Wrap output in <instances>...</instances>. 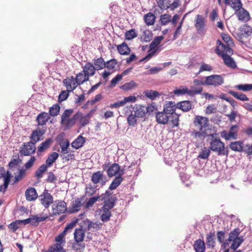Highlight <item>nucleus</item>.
Listing matches in <instances>:
<instances>
[{
    "instance_id": "9d476101",
    "label": "nucleus",
    "mask_w": 252,
    "mask_h": 252,
    "mask_svg": "<svg viewBox=\"0 0 252 252\" xmlns=\"http://www.w3.org/2000/svg\"><path fill=\"white\" fill-rule=\"evenodd\" d=\"M52 208L53 214L55 215L64 213L67 210L66 204L63 200H57L55 201Z\"/></svg>"
},
{
    "instance_id": "052dcab7",
    "label": "nucleus",
    "mask_w": 252,
    "mask_h": 252,
    "mask_svg": "<svg viewBox=\"0 0 252 252\" xmlns=\"http://www.w3.org/2000/svg\"><path fill=\"white\" fill-rule=\"evenodd\" d=\"M137 117L132 111L127 118V123L129 126H134L137 123Z\"/></svg>"
},
{
    "instance_id": "1a4fd4ad",
    "label": "nucleus",
    "mask_w": 252,
    "mask_h": 252,
    "mask_svg": "<svg viewBox=\"0 0 252 252\" xmlns=\"http://www.w3.org/2000/svg\"><path fill=\"white\" fill-rule=\"evenodd\" d=\"M35 145L30 141L24 143L20 148V153L21 156H30L35 153Z\"/></svg>"
},
{
    "instance_id": "39448f33",
    "label": "nucleus",
    "mask_w": 252,
    "mask_h": 252,
    "mask_svg": "<svg viewBox=\"0 0 252 252\" xmlns=\"http://www.w3.org/2000/svg\"><path fill=\"white\" fill-rule=\"evenodd\" d=\"M154 106L150 105L148 107L143 105H135L132 108L133 113L138 118L144 117L148 112H152Z\"/></svg>"
},
{
    "instance_id": "58836bf2",
    "label": "nucleus",
    "mask_w": 252,
    "mask_h": 252,
    "mask_svg": "<svg viewBox=\"0 0 252 252\" xmlns=\"http://www.w3.org/2000/svg\"><path fill=\"white\" fill-rule=\"evenodd\" d=\"M117 49L120 54L124 55L129 54L130 51L129 48L125 42H123L122 44L118 45Z\"/></svg>"
},
{
    "instance_id": "4468645a",
    "label": "nucleus",
    "mask_w": 252,
    "mask_h": 252,
    "mask_svg": "<svg viewBox=\"0 0 252 252\" xmlns=\"http://www.w3.org/2000/svg\"><path fill=\"white\" fill-rule=\"evenodd\" d=\"M41 204L46 208H48L53 202V197L46 189L39 196Z\"/></svg>"
},
{
    "instance_id": "aec40b11",
    "label": "nucleus",
    "mask_w": 252,
    "mask_h": 252,
    "mask_svg": "<svg viewBox=\"0 0 252 252\" xmlns=\"http://www.w3.org/2000/svg\"><path fill=\"white\" fill-rule=\"evenodd\" d=\"M1 177L3 179L4 183L0 186V191L4 192L9 184L12 175L9 171H7L5 174H2Z\"/></svg>"
},
{
    "instance_id": "f257e3e1",
    "label": "nucleus",
    "mask_w": 252,
    "mask_h": 252,
    "mask_svg": "<svg viewBox=\"0 0 252 252\" xmlns=\"http://www.w3.org/2000/svg\"><path fill=\"white\" fill-rule=\"evenodd\" d=\"M73 112V109H66L61 115V124L64 130L73 127L76 124L79 114H75L70 117Z\"/></svg>"
},
{
    "instance_id": "774afa93",
    "label": "nucleus",
    "mask_w": 252,
    "mask_h": 252,
    "mask_svg": "<svg viewBox=\"0 0 252 252\" xmlns=\"http://www.w3.org/2000/svg\"><path fill=\"white\" fill-rule=\"evenodd\" d=\"M246 154H247V157L251 158L252 156V144H247L245 146H244L243 151Z\"/></svg>"
},
{
    "instance_id": "338daca9",
    "label": "nucleus",
    "mask_w": 252,
    "mask_h": 252,
    "mask_svg": "<svg viewBox=\"0 0 252 252\" xmlns=\"http://www.w3.org/2000/svg\"><path fill=\"white\" fill-rule=\"evenodd\" d=\"M236 88L240 91L248 92L252 90V84H241L236 86Z\"/></svg>"
},
{
    "instance_id": "79ce46f5",
    "label": "nucleus",
    "mask_w": 252,
    "mask_h": 252,
    "mask_svg": "<svg viewBox=\"0 0 252 252\" xmlns=\"http://www.w3.org/2000/svg\"><path fill=\"white\" fill-rule=\"evenodd\" d=\"M123 181V178H122V176H116L110 184L109 189L113 190L116 189L121 184Z\"/></svg>"
},
{
    "instance_id": "4be33fe9",
    "label": "nucleus",
    "mask_w": 252,
    "mask_h": 252,
    "mask_svg": "<svg viewBox=\"0 0 252 252\" xmlns=\"http://www.w3.org/2000/svg\"><path fill=\"white\" fill-rule=\"evenodd\" d=\"M177 108V104L174 102L169 101L164 105L163 111L171 116Z\"/></svg>"
},
{
    "instance_id": "423d86ee",
    "label": "nucleus",
    "mask_w": 252,
    "mask_h": 252,
    "mask_svg": "<svg viewBox=\"0 0 252 252\" xmlns=\"http://www.w3.org/2000/svg\"><path fill=\"white\" fill-rule=\"evenodd\" d=\"M207 86H213L215 87L221 86L224 83V78L220 75H211L206 77Z\"/></svg>"
},
{
    "instance_id": "9b49d317",
    "label": "nucleus",
    "mask_w": 252,
    "mask_h": 252,
    "mask_svg": "<svg viewBox=\"0 0 252 252\" xmlns=\"http://www.w3.org/2000/svg\"><path fill=\"white\" fill-rule=\"evenodd\" d=\"M91 181L95 185L100 184L101 187H103L107 182V179L103 174V172L98 171L92 174Z\"/></svg>"
},
{
    "instance_id": "2f4dec72",
    "label": "nucleus",
    "mask_w": 252,
    "mask_h": 252,
    "mask_svg": "<svg viewBox=\"0 0 252 252\" xmlns=\"http://www.w3.org/2000/svg\"><path fill=\"white\" fill-rule=\"evenodd\" d=\"M93 63L96 70H100L106 67L105 62L102 57L93 60Z\"/></svg>"
},
{
    "instance_id": "8fccbe9b",
    "label": "nucleus",
    "mask_w": 252,
    "mask_h": 252,
    "mask_svg": "<svg viewBox=\"0 0 252 252\" xmlns=\"http://www.w3.org/2000/svg\"><path fill=\"white\" fill-rule=\"evenodd\" d=\"M103 213L100 216L101 220L103 222H106L110 220L111 216V213L110 211V209H106L102 207Z\"/></svg>"
},
{
    "instance_id": "b1692460",
    "label": "nucleus",
    "mask_w": 252,
    "mask_h": 252,
    "mask_svg": "<svg viewBox=\"0 0 252 252\" xmlns=\"http://www.w3.org/2000/svg\"><path fill=\"white\" fill-rule=\"evenodd\" d=\"M83 68V72L85 73L89 77L93 76L95 73L96 68L90 62L87 63Z\"/></svg>"
},
{
    "instance_id": "7c9ffc66",
    "label": "nucleus",
    "mask_w": 252,
    "mask_h": 252,
    "mask_svg": "<svg viewBox=\"0 0 252 252\" xmlns=\"http://www.w3.org/2000/svg\"><path fill=\"white\" fill-rule=\"evenodd\" d=\"M222 55V59L224 63L228 67L232 68H235L236 67V63L234 60L229 55Z\"/></svg>"
},
{
    "instance_id": "e2e57ef3",
    "label": "nucleus",
    "mask_w": 252,
    "mask_h": 252,
    "mask_svg": "<svg viewBox=\"0 0 252 252\" xmlns=\"http://www.w3.org/2000/svg\"><path fill=\"white\" fill-rule=\"evenodd\" d=\"M243 241V238H237L235 240H232V244H231L230 248L233 251L236 250L241 244V243Z\"/></svg>"
},
{
    "instance_id": "680f3d73",
    "label": "nucleus",
    "mask_w": 252,
    "mask_h": 252,
    "mask_svg": "<svg viewBox=\"0 0 252 252\" xmlns=\"http://www.w3.org/2000/svg\"><path fill=\"white\" fill-rule=\"evenodd\" d=\"M26 170L25 169H20L19 170L18 174L15 177V180L12 183V185L22 180L26 175Z\"/></svg>"
},
{
    "instance_id": "7ed1b4c3",
    "label": "nucleus",
    "mask_w": 252,
    "mask_h": 252,
    "mask_svg": "<svg viewBox=\"0 0 252 252\" xmlns=\"http://www.w3.org/2000/svg\"><path fill=\"white\" fill-rule=\"evenodd\" d=\"M210 149L212 151L217 152L219 155H228V151L225 149L224 143L220 139H213L210 142Z\"/></svg>"
},
{
    "instance_id": "c756f323",
    "label": "nucleus",
    "mask_w": 252,
    "mask_h": 252,
    "mask_svg": "<svg viewBox=\"0 0 252 252\" xmlns=\"http://www.w3.org/2000/svg\"><path fill=\"white\" fill-rule=\"evenodd\" d=\"M230 148L234 151L241 152L243 151V142L237 141L231 142L229 144Z\"/></svg>"
},
{
    "instance_id": "4d7b16f0",
    "label": "nucleus",
    "mask_w": 252,
    "mask_h": 252,
    "mask_svg": "<svg viewBox=\"0 0 252 252\" xmlns=\"http://www.w3.org/2000/svg\"><path fill=\"white\" fill-rule=\"evenodd\" d=\"M48 166L45 164L41 165L36 171L35 176L37 179H40L43 177V174L47 170Z\"/></svg>"
},
{
    "instance_id": "49530a36",
    "label": "nucleus",
    "mask_w": 252,
    "mask_h": 252,
    "mask_svg": "<svg viewBox=\"0 0 252 252\" xmlns=\"http://www.w3.org/2000/svg\"><path fill=\"white\" fill-rule=\"evenodd\" d=\"M144 19L147 25H153L155 22L156 17L152 13L149 12L144 16Z\"/></svg>"
},
{
    "instance_id": "09e8293b",
    "label": "nucleus",
    "mask_w": 252,
    "mask_h": 252,
    "mask_svg": "<svg viewBox=\"0 0 252 252\" xmlns=\"http://www.w3.org/2000/svg\"><path fill=\"white\" fill-rule=\"evenodd\" d=\"M193 83L195 86L199 87L195 92V93H201L203 90L202 86H207L206 84V79L204 81L203 78L194 79Z\"/></svg>"
},
{
    "instance_id": "2eb2a0df",
    "label": "nucleus",
    "mask_w": 252,
    "mask_h": 252,
    "mask_svg": "<svg viewBox=\"0 0 252 252\" xmlns=\"http://www.w3.org/2000/svg\"><path fill=\"white\" fill-rule=\"evenodd\" d=\"M240 233V229L239 228H235L232 231H231L229 235V238L226 240L222 244L221 248L225 249L229 247V243L231 242L232 240H235L237 238H242V237H238Z\"/></svg>"
},
{
    "instance_id": "f3484780",
    "label": "nucleus",
    "mask_w": 252,
    "mask_h": 252,
    "mask_svg": "<svg viewBox=\"0 0 252 252\" xmlns=\"http://www.w3.org/2000/svg\"><path fill=\"white\" fill-rule=\"evenodd\" d=\"M156 121L160 124L165 125L167 124L171 116L165 112H158L156 114Z\"/></svg>"
},
{
    "instance_id": "473e14b6",
    "label": "nucleus",
    "mask_w": 252,
    "mask_h": 252,
    "mask_svg": "<svg viewBox=\"0 0 252 252\" xmlns=\"http://www.w3.org/2000/svg\"><path fill=\"white\" fill-rule=\"evenodd\" d=\"M85 142V138L83 136L79 135L75 140L72 142L71 146L74 149H78L83 146Z\"/></svg>"
},
{
    "instance_id": "f8f14e48",
    "label": "nucleus",
    "mask_w": 252,
    "mask_h": 252,
    "mask_svg": "<svg viewBox=\"0 0 252 252\" xmlns=\"http://www.w3.org/2000/svg\"><path fill=\"white\" fill-rule=\"evenodd\" d=\"M194 26L199 34L201 35L205 34V19L202 16L197 15Z\"/></svg>"
},
{
    "instance_id": "6ab92c4d",
    "label": "nucleus",
    "mask_w": 252,
    "mask_h": 252,
    "mask_svg": "<svg viewBox=\"0 0 252 252\" xmlns=\"http://www.w3.org/2000/svg\"><path fill=\"white\" fill-rule=\"evenodd\" d=\"M46 132V129H36L33 130L30 136V138L32 141V143H34L35 145V143L41 140V137L43 134H45Z\"/></svg>"
},
{
    "instance_id": "c9c22d12",
    "label": "nucleus",
    "mask_w": 252,
    "mask_h": 252,
    "mask_svg": "<svg viewBox=\"0 0 252 252\" xmlns=\"http://www.w3.org/2000/svg\"><path fill=\"white\" fill-rule=\"evenodd\" d=\"M53 140L51 138L46 139V141L41 143L38 147L37 151L41 153L47 150L51 145Z\"/></svg>"
},
{
    "instance_id": "dca6fc26",
    "label": "nucleus",
    "mask_w": 252,
    "mask_h": 252,
    "mask_svg": "<svg viewBox=\"0 0 252 252\" xmlns=\"http://www.w3.org/2000/svg\"><path fill=\"white\" fill-rule=\"evenodd\" d=\"M63 84L65 86L68 92L73 91L78 85L73 76L64 79L63 80Z\"/></svg>"
},
{
    "instance_id": "412c9836",
    "label": "nucleus",
    "mask_w": 252,
    "mask_h": 252,
    "mask_svg": "<svg viewBox=\"0 0 252 252\" xmlns=\"http://www.w3.org/2000/svg\"><path fill=\"white\" fill-rule=\"evenodd\" d=\"M82 199L81 198H76L71 204V207L69 208L68 212L70 214L74 213L79 211L82 206Z\"/></svg>"
},
{
    "instance_id": "f03ea898",
    "label": "nucleus",
    "mask_w": 252,
    "mask_h": 252,
    "mask_svg": "<svg viewBox=\"0 0 252 252\" xmlns=\"http://www.w3.org/2000/svg\"><path fill=\"white\" fill-rule=\"evenodd\" d=\"M103 170H106L107 174L109 178L112 177L116 175L123 176L124 174V170L121 169L119 165L114 163L110 164L109 162L105 163L102 165Z\"/></svg>"
},
{
    "instance_id": "de8ad7c7",
    "label": "nucleus",
    "mask_w": 252,
    "mask_h": 252,
    "mask_svg": "<svg viewBox=\"0 0 252 252\" xmlns=\"http://www.w3.org/2000/svg\"><path fill=\"white\" fill-rule=\"evenodd\" d=\"M215 232H210L208 234L206 237V244L207 246L209 247H214L215 244Z\"/></svg>"
},
{
    "instance_id": "5fc2aeb1",
    "label": "nucleus",
    "mask_w": 252,
    "mask_h": 252,
    "mask_svg": "<svg viewBox=\"0 0 252 252\" xmlns=\"http://www.w3.org/2000/svg\"><path fill=\"white\" fill-rule=\"evenodd\" d=\"M163 36H158L156 37L150 45V48L151 50L155 49L163 39Z\"/></svg>"
},
{
    "instance_id": "6e6552de",
    "label": "nucleus",
    "mask_w": 252,
    "mask_h": 252,
    "mask_svg": "<svg viewBox=\"0 0 252 252\" xmlns=\"http://www.w3.org/2000/svg\"><path fill=\"white\" fill-rule=\"evenodd\" d=\"M238 126L237 125H233L230 127L228 132L226 130H223L220 132L221 137L224 138L226 140H235L237 138L238 136Z\"/></svg>"
},
{
    "instance_id": "864d4df0",
    "label": "nucleus",
    "mask_w": 252,
    "mask_h": 252,
    "mask_svg": "<svg viewBox=\"0 0 252 252\" xmlns=\"http://www.w3.org/2000/svg\"><path fill=\"white\" fill-rule=\"evenodd\" d=\"M85 248V244L83 242H75L72 245V250L75 252H82Z\"/></svg>"
},
{
    "instance_id": "5701e85b",
    "label": "nucleus",
    "mask_w": 252,
    "mask_h": 252,
    "mask_svg": "<svg viewBox=\"0 0 252 252\" xmlns=\"http://www.w3.org/2000/svg\"><path fill=\"white\" fill-rule=\"evenodd\" d=\"M48 218L47 215L45 216H38V215H32L30 217L31 225L34 226H37L39 222L43 221L45 220Z\"/></svg>"
},
{
    "instance_id": "4c0bfd02",
    "label": "nucleus",
    "mask_w": 252,
    "mask_h": 252,
    "mask_svg": "<svg viewBox=\"0 0 252 252\" xmlns=\"http://www.w3.org/2000/svg\"><path fill=\"white\" fill-rule=\"evenodd\" d=\"M228 93L233 96L236 98L239 99L241 101H249V98L245 94H242L240 92H236L233 91H229Z\"/></svg>"
},
{
    "instance_id": "0e129e2a",
    "label": "nucleus",
    "mask_w": 252,
    "mask_h": 252,
    "mask_svg": "<svg viewBox=\"0 0 252 252\" xmlns=\"http://www.w3.org/2000/svg\"><path fill=\"white\" fill-rule=\"evenodd\" d=\"M136 86V84L133 81L126 83L121 87V88L125 91L130 90Z\"/></svg>"
},
{
    "instance_id": "20e7f679",
    "label": "nucleus",
    "mask_w": 252,
    "mask_h": 252,
    "mask_svg": "<svg viewBox=\"0 0 252 252\" xmlns=\"http://www.w3.org/2000/svg\"><path fill=\"white\" fill-rule=\"evenodd\" d=\"M80 226L84 227L85 230L95 231L102 227V224L98 221H94L86 219L80 223Z\"/></svg>"
},
{
    "instance_id": "37998d69",
    "label": "nucleus",
    "mask_w": 252,
    "mask_h": 252,
    "mask_svg": "<svg viewBox=\"0 0 252 252\" xmlns=\"http://www.w3.org/2000/svg\"><path fill=\"white\" fill-rule=\"evenodd\" d=\"M193 247L196 252H204L205 251V243L201 240L195 241Z\"/></svg>"
},
{
    "instance_id": "f704fd0d",
    "label": "nucleus",
    "mask_w": 252,
    "mask_h": 252,
    "mask_svg": "<svg viewBox=\"0 0 252 252\" xmlns=\"http://www.w3.org/2000/svg\"><path fill=\"white\" fill-rule=\"evenodd\" d=\"M76 114H79V116L78 117V118L76 119V122H79L82 126H84L89 123V115L83 116V114L81 112H78Z\"/></svg>"
},
{
    "instance_id": "ddd939ff",
    "label": "nucleus",
    "mask_w": 252,
    "mask_h": 252,
    "mask_svg": "<svg viewBox=\"0 0 252 252\" xmlns=\"http://www.w3.org/2000/svg\"><path fill=\"white\" fill-rule=\"evenodd\" d=\"M217 44L219 45V46L216 50V53L222 57V54L223 55H227V54H228L229 55L232 54L233 51L230 48V45L223 44L220 40H217Z\"/></svg>"
},
{
    "instance_id": "72a5a7b5",
    "label": "nucleus",
    "mask_w": 252,
    "mask_h": 252,
    "mask_svg": "<svg viewBox=\"0 0 252 252\" xmlns=\"http://www.w3.org/2000/svg\"><path fill=\"white\" fill-rule=\"evenodd\" d=\"M104 201V204L103 206V208L111 209L115 205V204L117 201V197L115 195H113L111 198L105 199Z\"/></svg>"
},
{
    "instance_id": "c85d7f7f",
    "label": "nucleus",
    "mask_w": 252,
    "mask_h": 252,
    "mask_svg": "<svg viewBox=\"0 0 252 252\" xmlns=\"http://www.w3.org/2000/svg\"><path fill=\"white\" fill-rule=\"evenodd\" d=\"M177 108L184 112H188L191 108V104L189 101L186 100L179 102L177 103Z\"/></svg>"
},
{
    "instance_id": "ea45409f",
    "label": "nucleus",
    "mask_w": 252,
    "mask_h": 252,
    "mask_svg": "<svg viewBox=\"0 0 252 252\" xmlns=\"http://www.w3.org/2000/svg\"><path fill=\"white\" fill-rule=\"evenodd\" d=\"M59 157V154L57 152H53L49 155L46 160V165L48 167L51 166L54 162L56 161Z\"/></svg>"
},
{
    "instance_id": "a211bd4d",
    "label": "nucleus",
    "mask_w": 252,
    "mask_h": 252,
    "mask_svg": "<svg viewBox=\"0 0 252 252\" xmlns=\"http://www.w3.org/2000/svg\"><path fill=\"white\" fill-rule=\"evenodd\" d=\"M224 3L229 5L235 12L242 8L243 3L241 0H223Z\"/></svg>"
},
{
    "instance_id": "a878e982",
    "label": "nucleus",
    "mask_w": 252,
    "mask_h": 252,
    "mask_svg": "<svg viewBox=\"0 0 252 252\" xmlns=\"http://www.w3.org/2000/svg\"><path fill=\"white\" fill-rule=\"evenodd\" d=\"M50 117L46 112H41L36 117V121L38 125L43 126L46 124Z\"/></svg>"
},
{
    "instance_id": "13d9d810",
    "label": "nucleus",
    "mask_w": 252,
    "mask_h": 252,
    "mask_svg": "<svg viewBox=\"0 0 252 252\" xmlns=\"http://www.w3.org/2000/svg\"><path fill=\"white\" fill-rule=\"evenodd\" d=\"M159 7L162 10H166L169 8L170 3L169 0H157Z\"/></svg>"
},
{
    "instance_id": "69168bd1",
    "label": "nucleus",
    "mask_w": 252,
    "mask_h": 252,
    "mask_svg": "<svg viewBox=\"0 0 252 252\" xmlns=\"http://www.w3.org/2000/svg\"><path fill=\"white\" fill-rule=\"evenodd\" d=\"M145 95L151 99H154L159 96V94L156 91L147 90L145 92Z\"/></svg>"
},
{
    "instance_id": "0eeeda50",
    "label": "nucleus",
    "mask_w": 252,
    "mask_h": 252,
    "mask_svg": "<svg viewBox=\"0 0 252 252\" xmlns=\"http://www.w3.org/2000/svg\"><path fill=\"white\" fill-rule=\"evenodd\" d=\"M193 124L195 126L198 127L200 131H206L209 129V120L206 117L196 116L194 118Z\"/></svg>"
},
{
    "instance_id": "bf43d9fd",
    "label": "nucleus",
    "mask_w": 252,
    "mask_h": 252,
    "mask_svg": "<svg viewBox=\"0 0 252 252\" xmlns=\"http://www.w3.org/2000/svg\"><path fill=\"white\" fill-rule=\"evenodd\" d=\"M60 110L59 104H55L49 108V115L51 116H56L59 114Z\"/></svg>"
},
{
    "instance_id": "393cba45",
    "label": "nucleus",
    "mask_w": 252,
    "mask_h": 252,
    "mask_svg": "<svg viewBox=\"0 0 252 252\" xmlns=\"http://www.w3.org/2000/svg\"><path fill=\"white\" fill-rule=\"evenodd\" d=\"M25 196L28 201L35 200L38 195L35 189L33 188H29L25 191Z\"/></svg>"
},
{
    "instance_id": "a18cd8bd",
    "label": "nucleus",
    "mask_w": 252,
    "mask_h": 252,
    "mask_svg": "<svg viewBox=\"0 0 252 252\" xmlns=\"http://www.w3.org/2000/svg\"><path fill=\"white\" fill-rule=\"evenodd\" d=\"M153 37V33L150 30H145L143 31V35L140 37L142 41L148 42L151 41Z\"/></svg>"
},
{
    "instance_id": "603ef678",
    "label": "nucleus",
    "mask_w": 252,
    "mask_h": 252,
    "mask_svg": "<svg viewBox=\"0 0 252 252\" xmlns=\"http://www.w3.org/2000/svg\"><path fill=\"white\" fill-rule=\"evenodd\" d=\"M210 154V150L207 147H204L201 149L198 156V158L201 159H206L208 158Z\"/></svg>"
},
{
    "instance_id": "6e6d98bb",
    "label": "nucleus",
    "mask_w": 252,
    "mask_h": 252,
    "mask_svg": "<svg viewBox=\"0 0 252 252\" xmlns=\"http://www.w3.org/2000/svg\"><path fill=\"white\" fill-rule=\"evenodd\" d=\"M173 93L177 95L187 94L189 95V90L187 87H180L179 89L174 90Z\"/></svg>"
},
{
    "instance_id": "a19ab883",
    "label": "nucleus",
    "mask_w": 252,
    "mask_h": 252,
    "mask_svg": "<svg viewBox=\"0 0 252 252\" xmlns=\"http://www.w3.org/2000/svg\"><path fill=\"white\" fill-rule=\"evenodd\" d=\"M78 85L82 84L85 82L89 80V77L83 71L80 72L76 75V77L75 79Z\"/></svg>"
},
{
    "instance_id": "3c124183",
    "label": "nucleus",
    "mask_w": 252,
    "mask_h": 252,
    "mask_svg": "<svg viewBox=\"0 0 252 252\" xmlns=\"http://www.w3.org/2000/svg\"><path fill=\"white\" fill-rule=\"evenodd\" d=\"M46 252H66L63 248L61 244H55L53 246L50 247Z\"/></svg>"
},
{
    "instance_id": "cd10ccee",
    "label": "nucleus",
    "mask_w": 252,
    "mask_h": 252,
    "mask_svg": "<svg viewBox=\"0 0 252 252\" xmlns=\"http://www.w3.org/2000/svg\"><path fill=\"white\" fill-rule=\"evenodd\" d=\"M237 14L238 19L242 21H248L250 19V16L249 12L242 7V8L237 12H235Z\"/></svg>"
},
{
    "instance_id": "bb28decb",
    "label": "nucleus",
    "mask_w": 252,
    "mask_h": 252,
    "mask_svg": "<svg viewBox=\"0 0 252 252\" xmlns=\"http://www.w3.org/2000/svg\"><path fill=\"white\" fill-rule=\"evenodd\" d=\"M83 227L80 228H76L74 232V237L75 241L77 242H83L85 237V231L83 229Z\"/></svg>"
},
{
    "instance_id": "e433bc0d",
    "label": "nucleus",
    "mask_w": 252,
    "mask_h": 252,
    "mask_svg": "<svg viewBox=\"0 0 252 252\" xmlns=\"http://www.w3.org/2000/svg\"><path fill=\"white\" fill-rule=\"evenodd\" d=\"M239 31L241 35L244 37L249 36L252 33L251 27L247 25H244L241 27Z\"/></svg>"
},
{
    "instance_id": "c03bdc74",
    "label": "nucleus",
    "mask_w": 252,
    "mask_h": 252,
    "mask_svg": "<svg viewBox=\"0 0 252 252\" xmlns=\"http://www.w3.org/2000/svg\"><path fill=\"white\" fill-rule=\"evenodd\" d=\"M97 189V186H94L89 184L85 188V195L87 196H91L96 192Z\"/></svg>"
}]
</instances>
